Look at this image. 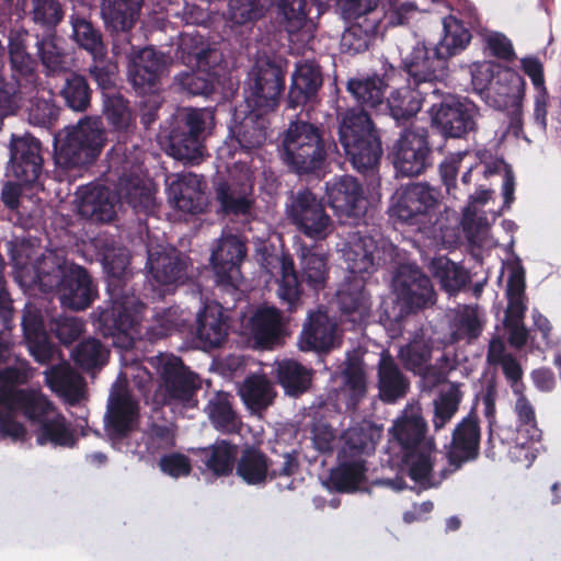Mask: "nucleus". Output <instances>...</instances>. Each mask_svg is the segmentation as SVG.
Segmentation results:
<instances>
[{
	"instance_id": "f257e3e1",
	"label": "nucleus",
	"mask_w": 561,
	"mask_h": 561,
	"mask_svg": "<svg viewBox=\"0 0 561 561\" xmlns=\"http://www.w3.org/2000/svg\"><path fill=\"white\" fill-rule=\"evenodd\" d=\"M382 75L374 73L365 78L347 81V91L359 104L337 113L339 142L346 160L366 178H375L383 154L381 136L367 108H376L383 103L385 91L397 73V69L385 61Z\"/></svg>"
},
{
	"instance_id": "f03ea898",
	"label": "nucleus",
	"mask_w": 561,
	"mask_h": 561,
	"mask_svg": "<svg viewBox=\"0 0 561 561\" xmlns=\"http://www.w3.org/2000/svg\"><path fill=\"white\" fill-rule=\"evenodd\" d=\"M35 277L43 293L57 291L61 305L84 310L98 296L96 285L88 270L70 263L57 251H46L34 264Z\"/></svg>"
},
{
	"instance_id": "7ed1b4c3",
	"label": "nucleus",
	"mask_w": 561,
	"mask_h": 561,
	"mask_svg": "<svg viewBox=\"0 0 561 561\" xmlns=\"http://www.w3.org/2000/svg\"><path fill=\"white\" fill-rule=\"evenodd\" d=\"M321 124L304 119L291 121L280 135L279 157L289 171L309 175L321 171L328 158L330 144Z\"/></svg>"
},
{
	"instance_id": "20e7f679",
	"label": "nucleus",
	"mask_w": 561,
	"mask_h": 561,
	"mask_svg": "<svg viewBox=\"0 0 561 561\" xmlns=\"http://www.w3.org/2000/svg\"><path fill=\"white\" fill-rule=\"evenodd\" d=\"M205 113L198 108H182L174 114L169 127L160 135L165 152L175 160L198 164L204 156Z\"/></svg>"
},
{
	"instance_id": "39448f33",
	"label": "nucleus",
	"mask_w": 561,
	"mask_h": 561,
	"mask_svg": "<svg viewBox=\"0 0 561 561\" xmlns=\"http://www.w3.org/2000/svg\"><path fill=\"white\" fill-rule=\"evenodd\" d=\"M287 60L277 56L259 57L248 73L245 103L249 108L273 112L285 91Z\"/></svg>"
},
{
	"instance_id": "423d86ee",
	"label": "nucleus",
	"mask_w": 561,
	"mask_h": 561,
	"mask_svg": "<svg viewBox=\"0 0 561 561\" xmlns=\"http://www.w3.org/2000/svg\"><path fill=\"white\" fill-rule=\"evenodd\" d=\"M300 265L299 276L295 270L294 260L289 255H282L280 257V280L277 293L279 299L287 304V310L290 312L300 304L302 283L318 290L324 287L328 278V257L324 254L304 249Z\"/></svg>"
},
{
	"instance_id": "0eeeda50",
	"label": "nucleus",
	"mask_w": 561,
	"mask_h": 561,
	"mask_svg": "<svg viewBox=\"0 0 561 561\" xmlns=\"http://www.w3.org/2000/svg\"><path fill=\"white\" fill-rule=\"evenodd\" d=\"M138 302L134 293H124L122 297L108 295V299L91 313L96 331L106 339L111 337L115 347L126 351L134 347Z\"/></svg>"
},
{
	"instance_id": "6e6552de",
	"label": "nucleus",
	"mask_w": 561,
	"mask_h": 561,
	"mask_svg": "<svg viewBox=\"0 0 561 561\" xmlns=\"http://www.w3.org/2000/svg\"><path fill=\"white\" fill-rule=\"evenodd\" d=\"M106 140L101 118L85 116L68 130L57 149L58 162L66 168L92 164L101 154Z\"/></svg>"
},
{
	"instance_id": "1a4fd4ad",
	"label": "nucleus",
	"mask_w": 561,
	"mask_h": 561,
	"mask_svg": "<svg viewBox=\"0 0 561 561\" xmlns=\"http://www.w3.org/2000/svg\"><path fill=\"white\" fill-rule=\"evenodd\" d=\"M389 216L397 221L425 231L434 224L438 193L426 183H412L401 187L393 196Z\"/></svg>"
},
{
	"instance_id": "9d476101",
	"label": "nucleus",
	"mask_w": 561,
	"mask_h": 561,
	"mask_svg": "<svg viewBox=\"0 0 561 561\" xmlns=\"http://www.w3.org/2000/svg\"><path fill=\"white\" fill-rule=\"evenodd\" d=\"M393 288L401 308L396 314L385 309L380 314V322L383 325L389 322H399L404 313L415 312L435 302V290L431 278L417 266L400 265L393 277Z\"/></svg>"
},
{
	"instance_id": "9b49d317",
	"label": "nucleus",
	"mask_w": 561,
	"mask_h": 561,
	"mask_svg": "<svg viewBox=\"0 0 561 561\" xmlns=\"http://www.w3.org/2000/svg\"><path fill=\"white\" fill-rule=\"evenodd\" d=\"M286 216L300 233L313 240H324L332 230V219L322 199L309 188L291 192Z\"/></svg>"
},
{
	"instance_id": "f8f14e48",
	"label": "nucleus",
	"mask_w": 561,
	"mask_h": 561,
	"mask_svg": "<svg viewBox=\"0 0 561 561\" xmlns=\"http://www.w3.org/2000/svg\"><path fill=\"white\" fill-rule=\"evenodd\" d=\"M159 375V387L170 401L195 408L197 391L202 387L199 376L174 355H160L154 358Z\"/></svg>"
},
{
	"instance_id": "ddd939ff",
	"label": "nucleus",
	"mask_w": 561,
	"mask_h": 561,
	"mask_svg": "<svg viewBox=\"0 0 561 561\" xmlns=\"http://www.w3.org/2000/svg\"><path fill=\"white\" fill-rule=\"evenodd\" d=\"M430 112L433 126L445 138L463 139L478 129L479 107L467 98L448 95Z\"/></svg>"
},
{
	"instance_id": "4468645a",
	"label": "nucleus",
	"mask_w": 561,
	"mask_h": 561,
	"mask_svg": "<svg viewBox=\"0 0 561 561\" xmlns=\"http://www.w3.org/2000/svg\"><path fill=\"white\" fill-rule=\"evenodd\" d=\"M393 165L402 176H417L432 165V148L427 130L404 128L396 140L393 148Z\"/></svg>"
},
{
	"instance_id": "2eb2a0df",
	"label": "nucleus",
	"mask_w": 561,
	"mask_h": 561,
	"mask_svg": "<svg viewBox=\"0 0 561 561\" xmlns=\"http://www.w3.org/2000/svg\"><path fill=\"white\" fill-rule=\"evenodd\" d=\"M330 207L340 220L359 225L367 211V198L362 184L351 175L335 178L327 183Z\"/></svg>"
},
{
	"instance_id": "dca6fc26",
	"label": "nucleus",
	"mask_w": 561,
	"mask_h": 561,
	"mask_svg": "<svg viewBox=\"0 0 561 561\" xmlns=\"http://www.w3.org/2000/svg\"><path fill=\"white\" fill-rule=\"evenodd\" d=\"M33 34L27 30H11L8 36V54L11 79L26 91H36L41 84L37 59L30 53Z\"/></svg>"
},
{
	"instance_id": "f3484780",
	"label": "nucleus",
	"mask_w": 561,
	"mask_h": 561,
	"mask_svg": "<svg viewBox=\"0 0 561 561\" xmlns=\"http://www.w3.org/2000/svg\"><path fill=\"white\" fill-rule=\"evenodd\" d=\"M245 243L234 234L222 237L211 252L210 263L216 283L225 287L238 288L242 278L241 264L247 256Z\"/></svg>"
},
{
	"instance_id": "a211bd4d",
	"label": "nucleus",
	"mask_w": 561,
	"mask_h": 561,
	"mask_svg": "<svg viewBox=\"0 0 561 561\" xmlns=\"http://www.w3.org/2000/svg\"><path fill=\"white\" fill-rule=\"evenodd\" d=\"M41 141L31 136H13L10 144V165L14 178L24 185H35L43 174Z\"/></svg>"
},
{
	"instance_id": "6ab92c4d",
	"label": "nucleus",
	"mask_w": 561,
	"mask_h": 561,
	"mask_svg": "<svg viewBox=\"0 0 561 561\" xmlns=\"http://www.w3.org/2000/svg\"><path fill=\"white\" fill-rule=\"evenodd\" d=\"M480 440L479 416L472 409L467 416L456 424L451 434L447 459L454 470L460 469L463 463L473 461L479 457Z\"/></svg>"
},
{
	"instance_id": "aec40b11",
	"label": "nucleus",
	"mask_w": 561,
	"mask_h": 561,
	"mask_svg": "<svg viewBox=\"0 0 561 561\" xmlns=\"http://www.w3.org/2000/svg\"><path fill=\"white\" fill-rule=\"evenodd\" d=\"M448 66L446 57L435 46L416 44L411 53L402 60V68L409 81L415 87L421 83L434 82L445 76Z\"/></svg>"
},
{
	"instance_id": "412c9836",
	"label": "nucleus",
	"mask_w": 561,
	"mask_h": 561,
	"mask_svg": "<svg viewBox=\"0 0 561 561\" xmlns=\"http://www.w3.org/2000/svg\"><path fill=\"white\" fill-rule=\"evenodd\" d=\"M138 403L128 391L111 393L105 413V431L111 439H124L134 431L138 420Z\"/></svg>"
},
{
	"instance_id": "4be33fe9",
	"label": "nucleus",
	"mask_w": 561,
	"mask_h": 561,
	"mask_svg": "<svg viewBox=\"0 0 561 561\" xmlns=\"http://www.w3.org/2000/svg\"><path fill=\"white\" fill-rule=\"evenodd\" d=\"M229 317L221 305L207 304L197 313L196 340L205 351L219 348L226 343L229 335Z\"/></svg>"
},
{
	"instance_id": "5701e85b",
	"label": "nucleus",
	"mask_w": 561,
	"mask_h": 561,
	"mask_svg": "<svg viewBox=\"0 0 561 561\" xmlns=\"http://www.w3.org/2000/svg\"><path fill=\"white\" fill-rule=\"evenodd\" d=\"M21 327L25 343L35 362L42 365L49 364L55 356L56 346L48 336L41 310L26 306L23 310Z\"/></svg>"
},
{
	"instance_id": "b1692460",
	"label": "nucleus",
	"mask_w": 561,
	"mask_h": 561,
	"mask_svg": "<svg viewBox=\"0 0 561 561\" xmlns=\"http://www.w3.org/2000/svg\"><path fill=\"white\" fill-rule=\"evenodd\" d=\"M336 332V321L325 311H311L299 335V348L304 352L327 353L334 346Z\"/></svg>"
},
{
	"instance_id": "393cba45",
	"label": "nucleus",
	"mask_w": 561,
	"mask_h": 561,
	"mask_svg": "<svg viewBox=\"0 0 561 561\" xmlns=\"http://www.w3.org/2000/svg\"><path fill=\"white\" fill-rule=\"evenodd\" d=\"M321 67L314 61L305 60L296 65L287 95V106L297 108L313 103L322 87Z\"/></svg>"
},
{
	"instance_id": "a878e982",
	"label": "nucleus",
	"mask_w": 561,
	"mask_h": 561,
	"mask_svg": "<svg viewBox=\"0 0 561 561\" xmlns=\"http://www.w3.org/2000/svg\"><path fill=\"white\" fill-rule=\"evenodd\" d=\"M165 66V59L161 53L150 47L144 48L128 67L129 82L138 93L152 92L158 88Z\"/></svg>"
},
{
	"instance_id": "bb28decb",
	"label": "nucleus",
	"mask_w": 561,
	"mask_h": 561,
	"mask_svg": "<svg viewBox=\"0 0 561 561\" xmlns=\"http://www.w3.org/2000/svg\"><path fill=\"white\" fill-rule=\"evenodd\" d=\"M206 183L202 176L187 173L173 181L169 188V199L183 213L196 215L205 211L207 197Z\"/></svg>"
},
{
	"instance_id": "cd10ccee",
	"label": "nucleus",
	"mask_w": 561,
	"mask_h": 561,
	"mask_svg": "<svg viewBox=\"0 0 561 561\" xmlns=\"http://www.w3.org/2000/svg\"><path fill=\"white\" fill-rule=\"evenodd\" d=\"M346 270L359 277L371 274L381 264L383 257L378 242L368 234L357 231L344 251Z\"/></svg>"
},
{
	"instance_id": "c85d7f7f",
	"label": "nucleus",
	"mask_w": 561,
	"mask_h": 561,
	"mask_svg": "<svg viewBox=\"0 0 561 561\" xmlns=\"http://www.w3.org/2000/svg\"><path fill=\"white\" fill-rule=\"evenodd\" d=\"M45 382L70 405L78 404L84 397L85 380L68 362L50 366L45 371Z\"/></svg>"
},
{
	"instance_id": "c756f323",
	"label": "nucleus",
	"mask_w": 561,
	"mask_h": 561,
	"mask_svg": "<svg viewBox=\"0 0 561 561\" xmlns=\"http://www.w3.org/2000/svg\"><path fill=\"white\" fill-rule=\"evenodd\" d=\"M253 184L247 175L242 181H221L217 184L215 193L225 215L244 216L250 214L254 201L251 198Z\"/></svg>"
},
{
	"instance_id": "7c9ffc66",
	"label": "nucleus",
	"mask_w": 561,
	"mask_h": 561,
	"mask_svg": "<svg viewBox=\"0 0 561 561\" xmlns=\"http://www.w3.org/2000/svg\"><path fill=\"white\" fill-rule=\"evenodd\" d=\"M130 255L126 248L111 247L102 254V264L106 273L107 294L114 297L124 293H133L129 286L130 272L128 270Z\"/></svg>"
},
{
	"instance_id": "2f4dec72",
	"label": "nucleus",
	"mask_w": 561,
	"mask_h": 561,
	"mask_svg": "<svg viewBox=\"0 0 561 561\" xmlns=\"http://www.w3.org/2000/svg\"><path fill=\"white\" fill-rule=\"evenodd\" d=\"M78 213L92 222H111L116 217L111 191L102 185L84 187L79 197Z\"/></svg>"
},
{
	"instance_id": "473e14b6",
	"label": "nucleus",
	"mask_w": 561,
	"mask_h": 561,
	"mask_svg": "<svg viewBox=\"0 0 561 561\" xmlns=\"http://www.w3.org/2000/svg\"><path fill=\"white\" fill-rule=\"evenodd\" d=\"M341 316L354 325L362 324L369 316V301L365 291V278L354 277L336 294Z\"/></svg>"
},
{
	"instance_id": "72a5a7b5",
	"label": "nucleus",
	"mask_w": 561,
	"mask_h": 561,
	"mask_svg": "<svg viewBox=\"0 0 561 561\" xmlns=\"http://www.w3.org/2000/svg\"><path fill=\"white\" fill-rule=\"evenodd\" d=\"M144 0H101V13L108 30L128 39L139 19Z\"/></svg>"
},
{
	"instance_id": "f704fd0d",
	"label": "nucleus",
	"mask_w": 561,
	"mask_h": 561,
	"mask_svg": "<svg viewBox=\"0 0 561 561\" xmlns=\"http://www.w3.org/2000/svg\"><path fill=\"white\" fill-rule=\"evenodd\" d=\"M148 277L158 286H168L183 283L186 277V261L179 252L149 253L146 264Z\"/></svg>"
},
{
	"instance_id": "c9c22d12",
	"label": "nucleus",
	"mask_w": 561,
	"mask_h": 561,
	"mask_svg": "<svg viewBox=\"0 0 561 561\" xmlns=\"http://www.w3.org/2000/svg\"><path fill=\"white\" fill-rule=\"evenodd\" d=\"M379 398L385 403H394L403 398L410 388L409 379L389 354H382L377 369Z\"/></svg>"
},
{
	"instance_id": "e433bc0d",
	"label": "nucleus",
	"mask_w": 561,
	"mask_h": 561,
	"mask_svg": "<svg viewBox=\"0 0 561 561\" xmlns=\"http://www.w3.org/2000/svg\"><path fill=\"white\" fill-rule=\"evenodd\" d=\"M382 20L379 12L373 11L368 18H359V21L352 22L342 34V51L350 55L366 51L373 44Z\"/></svg>"
},
{
	"instance_id": "4c0bfd02",
	"label": "nucleus",
	"mask_w": 561,
	"mask_h": 561,
	"mask_svg": "<svg viewBox=\"0 0 561 561\" xmlns=\"http://www.w3.org/2000/svg\"><path fill=\"white\" fill-rule=\"evenodd\" d=\"M366 459L342 457L337 454V465L329 474L330 486L340 493H353L365 482L367 473Z\"/></svg>"
},
{
	"instance_id": "58836bf2",
	"label": "nucleus",
	"mask_w": 561,
	"mask_h": 561,
	"mask_svg": "<svg viewBox=\"0 0 561 561\" xmlns=\"http://www.w3.org/2000/svg\"><path fill=\"white\" fill-rule=\"evenodd\" d=\"M268 113L249 108V113L232 129L242 151L249 153L265 144L270 125Z\"/></svg>"
},
{
	"instance_id": "ea45409f",
	"label": "nucleus",
	"mask_w": 561,
	"mask_h": 561,
	"mask_svg": "<svg viewBox=\"0 0 561 561\" xmlns=\"http://www.w3.org/2000/svg\"><path fill=\"white\" fill-rule=\"evenodd\" d=\"M7 410L20 412L32 425L49 416L57 407L41 389L23 388L15 394V399L4 405Z\"/></svg>"
},
{
	"instance_id": "a19ab883",
	"label": "nucleus",
	"mask_w": 561,
	"mask_h": 561,
	"mask_svg": "<svg viewBox=\"0 0 561 561\" xmlns=\"http://www.w3.org/2000/svg\"><path fill=\"white\" fill-rule=\"evenodd\" d=\"M380 436L379 428L370 423L350 427L342 435V445L337 454L342 457L365 459L375 451Z\"/></svg>"
},
{
	"instance_id": "79ce46f5",
	"label": "nucleus",
	"mask_w": 561,
	"mask_h": 561,
	"mask_svg": "<svg viewBox=\"0 0 561 561\" xmlns=\"http://www.w3.org/2000/svg\"><path fill=\"white\" fill-rule=\"evenodd\" d=\"M283 327V314L275 307L257 308L250 319L251 334L263 348L272 347L279 340Z\"/></svg>"
},
{
	"instance_id": "37998d69",
	"label": "nucleus",
	"mask_w": 561,
	"mask_h": 561,
	"mask_svg": "<svg viewBox=\"0 0 561 561\" xmlns=\"http://www.w3.org/2000/svg\"><path fill=\"white\" fill-rule=\"evenodd\" d=\"M342 378L339 400L344 403L346 412L354 413L367 396L366 373L359 363L350 362L343 370Z\"/></svg>"
},
{
	"instance_id": "c03bdc74",
	"label": "nucleus",
	"mask_w": 561,
	"mask_h": 561,
	"mask_svg": "<svg viewBox=\"0 0 561 561\" xmlns=\"http://www.w3.org/2000/svg\"><path fill=\"white\" fill-rule=\"evenodd\" d=\"M199 460L216 477L232 473L238 456V446L228 440H216L211 446L197 450Z\"/></svg>"
},
{
	"instance_id": "a18cd8bd",
	"label": "nucleus",
	"mask_w": 561,
	"mask_h": 561,
	"mask_svg": "<svg viewBox=\"0 0 561 561\" xmlns=\"http://www.w3.org/2000/svg\"><path fill=\"white\" fill-rule=\"evenodd\" d=\"M232 400L233 397L230 393L218 391L205 408L211 425L225 434H234L240 431L241 421L233 409Z\"/></svg>"
},
{
	"instance_id": "49530a36",
	"label": "nucleus",
	"mask_w": 561,
	"mask_h": 561,
	"mask_svg": "<svg viewBox=\"0 0 561 561\" xmlns=\"http://www.w3.org/2000/svg\"><path fill=\"white\" fill-rule=\"evenodd\" d=\"M422 103V92L409 85L393 90L387 98L389 114L399 126L410 124L421 111Z\"/></svg>"
},
{
	"instance_id": "de8ad7c7",
	"label": "nucleus",
	"mask_w": 561,
	"mask_h": 561,
	"mask_svg": "<svg viewBox=\"0 0 561 561\" xmlns=\"http://www.w3.org/2000/svg\"><path fill=\"white\" fill-rule=\"evenodd\" d=\"M35 426L36 443L41 446L51 444L54 446L71 447L75 444L69 424L58 409L36 423Z\"/></svg>"
},
{
	"instance_id": "09e8293b",
	"label": "nucleus",
	"mask_w": 561,
	"mask_h": 561,
	"mask_svg": "<svg viewBox=\"0 0 561 561\" xmlns=\"http://www.w3.org/2000/svg\"><path fill=\"white\" fill-rule=\"evenodd\" d=\"M443 37L435 45L437 49L449 60L462 53L470 44L472 34L460 19L449 14L442 20Z\"/></svg>"
},
{
	"instance_id": "8fccbe9b",
	"label": "nucleus",
	"mask_w": 561,
	"mask_h": 561,
	"mask_svg": "<svg viewBox=\"0 0 561 561\" xmlns=\"http://www.w3.org/2000/svg\"><path fill=\"white\" fill-rule=\"evenodd\" d=\"M92 93L88 79L83 75L70 71L65 78L59 96L68 108L83 113L91 106Z\"/></svg>"
},
{
	"instance_id": "3c124183",
	"label": "nucleus",
	"mask_w": 561,
	"mask_h": 561,
	"mask_svg": "<svg viewBox=\"0 0 561 561\" xmlns=\"http://www.w3.org/2000/svg\"><path fill=\"white\" fill-rule=\"evenodd\" d=\"M57 42L56 32H45L42 36L33 34L32 47L36 48V56L47 75L66 70V54Z\"/></svg>"
},
{
	"instance_id": "603ef678",
	"label": "nucleus",
	"mask_w": 561,
	"mask_h": 561,
	"mask_svg": "<svg viewBox=\"0 0 561 561\" xmlns=\"http://www.w3.org/2000/svg\"><path fill=\"white\" fill-rule=\"evenodd\" d=\"M276 373L278 383L288 396L298 397L305 393L311 385V370L297 360L285 359L278 363Z\"/></svg>"
},
{
	"instance_id": "864d4df0",
	"label": "nucleus",
	"mask_w": 561,
	"mask_h": 561,
	"mask_svg": "<svg viewBox=\"0 0 561 561\" xmlns=\"http://www.w3.org/2000/svg\"><path fill=\"white\" fill-rule=\"evenodd\" d=\"M236 472L248 484H260L268 474V458L261 449L248 446L241 451Z\"/></svg>"
},
{
	"instance_id": "5fc2aeb1",
	"label": "nucleus",
	"mask_w": 561,
	"mask_h": 561,
	"mask_svg": "<svg viewBox=\"0 0 561 561\" xmlns=\"http://www.w3.org/2000/svg\"><path fill=\"white\" fill-rule=\"evenodd\" d=\"M239 393L244 404L252 412H261L267 409L274 400L275 392L270 380L265 376L252 375L240 387Z\"/></svg>"
},
{
	"instance_id": "6e6d98bb",
	"label": "nucleus",
	"mask_w": 561,
	"mask_h": 561,
	"mask_svg": "<svg viewBox=\"0 0 561 561\" xmlns=\"http://www.w3.org/2000/svg\"><path fill=\"white\" fill-rule=\"evenodd\" d=\"M431 270L442 287L450 294L459 291L470 282L469 273L447 256L433 259Z\"/></svg>"
},
{
	"instance_id": "4d7b16f0",
	"label": "nucleus",
	"mask_w": 561,
	"mask_h": 561,
	"mask_svg": "<svg viewBox=\"0 0 561 561\" xmlns=\"http://www.w3.org/2000/svg\"><path fill=\"white\" fill-rule=\"evenodd\" d=\"M70 24L73 39L91 56H100L103 53H107L101 31L96 28L91 21H88L79 14H71Z\"/></svg>"
},
{
	"instance_id": "13d9d810",
	"label": "nucleus",
	"mask_w": 561,
	"mask_h": 561,
	"mask_svg": "<svg viewBox=\"0 0 561 561\" xmlns=\"http://www.w3.org/2000/svg\"><path fill=\"white\" fill-rule=\"evenodd\" d=\"M426 433V423L421 416H413L397 422L392 427L393 438L404 453L425 448L422 443Z\"/></svg>"
},
{
	"instance_id": "bf43d9fd",
	"label": "nucleus",
	"mask_w": 561,
	"mask_h": 561,
	"mask_svg": "<svg viewBox=\"0 0 561 561\" xmlns=\"http://www.w3.org/2000/svg\"><path fill=\"white\" fill-rule=\"evenodd\" d=\"M463 393L458 383L451 382L446 390L438 393L434 400L433 427L435 432L440 431L448 424L457 413L462 401Z\"/></svg>"
},
{
	"instance_id": "052dcab7",
	"label": "nucleus",
	"mask_w": 561,
	"mask_h": 561,
	"mask_svg": "<svg viewBox=\"0 0 561 561\" xmlns=\"http://www.w3.org/2000/svg\"><path fill=\"white\" fill-rule=\"evenodd\" d=\"M271 0H229L227 20L233 25L252 26L265 16Z\"/></svg>"
},
{
	"instance_id": "680f3d73",
	"label": "nucleus",
	"mask_w": 561,
	"mask_h": 561,
	"mask_svg": "<svg viewBox=\"0 0 561 561\" xmlns=\"http://www.w3.org/2000/svg\"><path fill=\"white\" fill-rule=\"evenodd\" d=\"M28 14L44 32H56L65 19V7L59 0H30Z\"/></svg>"
},
{
	"instance_id": "e2e57ef3",
	"label": "nucleus",
	"mask_w": 561,
	"mask_h": 561,
	"mask_svg": "<svg viewBox=\"0 0 561 561\" xmlns=\"http://www.w3.org/2000/svg\"><path fill=\"white\" fill-rule=\"evenodd\" d=\"M13 318V300L7 287L0 284V364L5 363L11 357Z\"/></svg>"
},
{
	"instance_id": "0e129e2a",
	"label": "nucleus",
	"mask_w": 561,
	"mask_h": 561,
	"mask_svg": "<svg viewBox=\"0 0 561 561\" xmlns=\"http://www.w3.org/2000/svg\"><path fill=\"white\" fill-rule=\"evenodd\" d=\"M286 32L298 33L308 21L307 0H271Z\"/></svg>"
},
{
	"instance_id": "69168bd1",
	"label": "nucleus",
	"mask_w": 561,
	"mask_h": 561,
	"mask_svg": "<svg viewBox=\"0 0 561 561\" xmlns=\"http://www.w3.org/2000/svg\"><path fill=\"white\" fill-rule=\"evenodd\" d=\"M73 362L83 370L102 367L108 357V352L95 337L81 341L72 351Z\"/></svg>"
},
{
	"instance_id": "338daca9",
	"label": "nucleus",
	"mask_w": 561,
	"mask_h": 561,
	"mask_svg": "<svg viewBox=\"0 0 561 561\" xmlns=\"http://www.w3.org/2000/svg\"><path fill=\"white\" fill-rule=\"evenodd\" d=\"M33 377V370L26 365L10 366L0 370V407L7 405L20 391L19 386L25 385Z\"/></svg>"
},
{
	"instance_id": "774afa93",
	"label": "nucleus",
	"mask_w": 561,
	"mask_h": 561,
	"mask_svg": "<svg viewBox=\"0 0 561 561\" xmlns=\"http://www.w3.org/2000/svg\"><path fill=\"white\" fill-rule=\"evenodd\" d=\"M174 80L183 92L192 96H209L215 91V78L208 70L183 71Z\"/></svg>"
}]
</instances>
